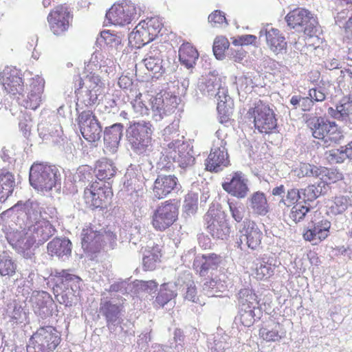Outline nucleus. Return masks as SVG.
I'll return each mask as SVG.
<instances>
[{"mask_svg":"<svg viewBox=\"0 0 352 352\" xmlns=\"http://www.w3.org/2000/svg\"><path fill=\"white\" fill-rule=\"evenodd\" d=\"M300 199H302L301 190L292 188L287 190L285 197L281 199V202L289 207L297 202Z\"/></svg>","mask_w":352,"mask_h":352,"instance_id":"69168bd1","label":"nucleus"},{"mask_svg":"<svg viewBox=\"0 0 352 352\" xmlns=\"http://www.w3.org/2000/svg\"><path fill=\"white\" fill-rule=\"evenodd\" d=\"M122 129L121 124L112 125L104 133V142L111 144L112 148H117L122 136Z\"/></svg>","mask_w":352,"mask_h":352,"instance_id":"c03bdc74","label":"nucleus"},{"mask_svg":"<svg viewBox=\"0 0 352 352\" xmlns=\"http://www.w3.org/2000/svg\"><path fill=\"white\" fill-rule=\"evenodd\" d=\"M326 170L322 167H317L307 163H300L298 167L293 170L295 176L298 178L304 177H321Z\"/></svg>","mask_w":352,"mask_h":352,"instance_id":"ea45409f","label":"nucleus"},{"mask_svg":"<svg viewBox=\"0 0 352 352\" xmlns=\"http://www.w3.org/2000/svg\"><path fill=\"white\" fill-rule=\"evenodd\" d=\"M59 333L52 326L39 328L30 338L28 352H51L59 344Z\"/></svg>","mask_w":352,"mask_h":352,"instance_id":"423d86ee","label":"nucleus"},{"mask_svg":"<svg viewBox=\"0 0 352 352\" xmlns=\"http://www.w3.org/2000/svg\"><path fill=\"white\" fill-rule=\"evenodd\" d=\"M238 246L258 250L261 248L263 234L258 226L250 219H245L238 228Z\"/></svg>","mask_w":352,"mask_h":352,"instance_id":"9d476101","label":"nucleus"},{"mask_svg":"<svg viewBox=\"0 0 352 352\" xmlns=\"http://www.w3.org/2000/svg\"><path fill=\"white\" fill-rule=\"evenodd\" d=\"M113 192L111 188L103 182H93L85 189L84 199L90 208H103L109 202Z\"/></svg>","mask_w":352,"mask_h":352,"instance_id":"9b49d317","label":"nucleus"},{"mask_svg":"<svg viewBox=\"0 0 352 352\" xmlns=\"http://www.w3.org/2000/svg\"><path fill=\"white\" fill-rule=\"evenodd\" d=\"M198 87L204 94L217 97L219 101L217 104L218 112L219 114H222L223 116H228L226 111L222 112L228 96L226 94L225 89L220 87L219 79L217 76L209 75L201 78L199 82Z\"/></svg>","mask_w":352,"mask_h":352,"instance_id":"6ab92c4d","label":"nucleus"},{"mask_svg":"<svg viewBox=\"0 0 352 352\" xmlns=\"http://www.w3.org/2000/svg\"><path fill=\"white\" fill-rule=\"evenodd\" d=\"M302 199L304 201H313L319 196L318 190L316 187V184L309 185L304 189H301Z\"/></svg>","mask_w":352,"mask_h":352,"instance_id":"774afa93","label":"nucleus"},{"mask_svg":"<svg viewBox=\"0 0 352 352\" xmlns=\"http://www.w3.org/2000/svg\"><path fill=\"white\" fill-rule=\"evenodd\" d=\"M259 334L267 342H276L285 336L286 331L280 323H274L261 328Z\"/></svg>","mask_w":352,"mask_h":352,"instance_id":"72a5a7b5","label":"nucleus"},{"mask_svg":"<svg viewBox=\"0 0 352 352\" xmlns=\"http://www.w3.org/2000/svg\"><path fill=\"white\" fill-rule=\"evenodd\" d=\"M14 186V175L8 171H0V201H4L12 195Z\"/></svg>","mask_w":352,"mask_h":352,"instance_id":"f704fd0d","label":"nucleus"},{"mask_svg":"<svg viewBox=\"0 0 352 352\" xmlns=\"http://www.w3.org/2000/svg\"><path fill=\"white\" fill-rule=\"evenodd\" d=\"M226 282L221 277H215L204 283L203 292L208 297L221 296L220 293L226 291Z\"/></svg>","mask_w":352,"mask_h":352,"instance_id":"e433bc0d","label":"nucleus"},{"mask_svg":"<svg viewBox=\"0 0 352 352\" xmlns=\"http://www.w3.org/2000/svg\"><path fill=\"white\" fill-rule=\"evenodd\" d=\"M198 206V195L197 193H188L184 200V211L187 215L190 216L196 213Z\"/></svg>","mask_w":352,"mask_h":352,"instance_id":"6e6d98bb","label":"nucleus"},{"mask_svg":"<svg viewBox=\"0 0 352 352\" xmlns=\"http://www.w3.org/2000/svg\"><path fill=\"white\" fill-rule=\"evenodd\" d=\"M56 232L54 226L47 219L41 220L25 230L16 232L11 239V245L19 252L25 253L34 243L41 245L47 241ZM32 253L27 252L24 256L30 257Z\"/></svg>","mask_w":352,"mask_h":352,"instance_id":"f257e3e1","label":"nucleus"},{"mask_svg":"<svg viewBox=\"0 0 352 352\" xmlns=\"http://www.w3.org/2000/svg\"><path fill=\"white\" fill-rule=\"evenodd\" d=\"M197 50L189 43H183L179 50V59L182 65L188 69H191L198 59Z\"/></svg>","mask_w":352,"mask_h":352,"instance_id":"473e14b6","label":"nucleus"},{"mask_svg":"<svg viewBox=\"0 0 352 352\" xmlns=\"http://www.w3.org/2000/svg\"><path fill=\"white\" fill-rule=\"evenodd\" d=\"M144 24H145V21H142L129 35L130 44L138 48L145 45L154 39Z\"/></svg>","mask_w":352,"mask_h":352,"instance_id":"7c9ffc66","label":"nucleus"},{"mask_svg":"<svg viewBox=\"0 0 352 352\" xmlns=\"http://www.w3.org/2000/svg\"><path fill=\"white\" fill-rule=\"evenodd\" d=\"M140 8L131 1L114 4L106 14V22L114 25L124 26L138 19Z\"/></svg>","mask_w":352,"mask_h":352,"instance_id":"1a4fd4ad","label":"nucleus"},{"mask_svg":"<svg viewBox=\"0 0 352 352\" xmlns=\"http://www.w3.org/2000/svg\"><path fill=\"white\" fill-rule=\"evenodd\" d=\"M250 207L254 212L259 215H265L269 210V205L264 193L256 192L249 199Z\"/></svg>","mask_w":352,"mask_h":352,"instance_id":"58836bf2","label":"nucleus"},{"mask_svg":"<svg viewBox=\"0 0 352 352\" xmlns=\"http://www.w3.org/2000/svg\"><path fill=\"white\" fill-rule=\"evenodd\" d=\"M96 176L102 182L103 179H109L113 177L117 171L112 161L107 159H101L98 160L96 165Z\"/></svg>","mask_w":352,"mask_h":352,"instance_id":"c9c22d12","label":"nucleus"},{"mask_svg":"<svg viewBox=\"0 0 352 352\" xmlns=\"http://www.w3.org/2000/svg\"><path fill=\"white\" fill-rule=\"evenodd\" d=\"M30 183L38 191L48 192L60 188V174L56 166L34 163L30 170Z\"/></svg>","mask_w":352,"mask_h":352,"instance_id":"20e7f679","label":"nucleus"},{"mask_svg":"<svg viewBox=\"0 0 352 352\" xmlns=\"http://www.w3.org/2000/svg\"><path fill=\"white\" fill-rule=\"evenodd\" d=\"M261 314L259 309L239 308V317L241 322L245 327H250L255 321V317Z\"/></svg>","mask_w":352,"mask_h":352,"instance_id":"de8ad7c7","label":"nucleus"},{"mask_svg":"<svg viewBox=\"0 0 352 352\" xmlns=\"http://www.w3.org/2000/svg\"><path fill=\"white\" fill-rule=\"evenodd\" d=\"M230 211L232 218L236 222H241L245 215V208L242 203L238 201H231L228 203Z\"/></svg>","mask_w":352,"mask_h":352,"instance_id":"052dcab7","label":"nucleus"},{"mask_svg":"<svg viewBox=\"0 0 352 352\" xmlns=\"http://www.w3.org/2000/svg\"><path fill=\"white\" fill-rule=\"evenodd\" d=\"M259 34L260 36H265L267 46L274 54H278L286 50L287 42L279 30L267 25L261 28Z\"/></svg>","mask_w":352,"mask_h":352,"instance_id":"393cba45","label":"nucleus"},{"mask_svg":"<svg viewBox=\"0 0 352 352\" xmlns=\"http://www.w3.org/2000/svg\"><path fill=\"white\" fill-rule=\"evenodd\" d=\"M330 227L331 223L329 221L322 220L310 226L303 234V237L313 244H318L328 236Z\"/></svg>","mask_w":352,"mask_h":352,"instance_id":"c85d7f7f","label":"nucleus"},{"mask_svg":"<svg viewBox=\"0 0 352 352\" xmlns=\"http://www.w3.org/2000/svg\"><path fill=\"white\" fill-rule=\"evenodd\" d=\"M288 26L298 32H303L309 37L316 36L319 31L316 17L309 10L297 8L289 12L285 16Z\"/></svg>","mask_w":352,"mask_h":352,"instance_id":"0eeeda50","label":"nucleus"},{"mask_svg":"<svg viewBox=\"0 0 352 352\" xmlns=\"http://www.w3.org/2000/svg\"><path fill=\"white\" fill-rule=\"evenodd\" d=\"M226 136L221 130L216 131L210 154L205 163L207 170L218 173L229 165Z\"/></svg>","mask_w":352,"mask_h":352,"instance_id":"39448f33","label":"nucleus"},{"mask_svg":"<svg viewBox=\"0 0 352 352\" xmlns=\"http://www.w3.org/2000/svg\"><path fill=\"white\" fill-rule=\"evenodd\" d=\"M228 180L222 184L226 192L238 199H243L247 197L250 191L248 179L242 172L234 173L231 179H228Z\"/></svg>","mask_w":352,"mask_h":352,"instance_id":"b1692460","label":"nucleus"},{"mask_svg":"<svg viewBox=\"0 0 352 352\" xmlns=\"http://www.w3.org/2000/svg\"><path fill=\"white\" fill-rule=\"evenodd\" d=\"M208 22L212 27H219L223 24L228 25L224 13L219 10H215L208 16Z\"/></svg>","mask_w":352,"mask_h":352,"instance_id":"338daca9","label":"nucleus"},{"mask_svg":"<svg viewBox=\"0 0 352 352\" xmlns=\"http://www.w3.org/2000/svg\"><path fill=\"white\" fill-rule=\"evenodd\" d=\"M31 302L34 312L42 318L51 314L53 302L48 293L43 291L33 292Z\"/></svg>","mask_w":352,"mask_h":352,"instance_id":"bb28decb","label":"nucleus"},{"mask_svg":"<svg viewBox=\"0 0 352 352\" xmlns=\"http://www.w3.org/2000/svg\"><path fill=\"white\" fill-rule=\"evenodd\" d=\"M162 136L164 138V142L163 143V146L166 148V144L170 142H175L176 140H178L179 142H183V136H180L178 133V124L173 122L168 126H166L162 133Z\"/></svg>","mask_w":352,"mask_h":352,"instance_id":"49530a36","label":"nucleus"},{"mask_svg":"<svg viewBox=\"0 0 352 352\" xmlns=\"http://www.w3.org/2000/svg\"><path fill=\"white\" fill-rule=\"evenodd\" d=\"M7 314L16 323L23 322L26 318L25 313L23 311L21 306L15 302L8 305Z\"/></svg>","mask_w":352,"mask_h":352,"instance_id":"864d4df0","label":"nucleus"},{"mask_svg":"<svg viewBox=\"0 0 352 352\" xmlns=\"http://www.w3.org/2000/svg\"><path fill=\"white\" fill-rule=\"evenodd\" d=\"M83 84L85 87L87 88L98 89L102 91H103L104 89V83L101 81L100 78L98 75L92 73V72L85 78Z\"/></svg>","mask_w":352,"mask_h":352,"instance_id":"bf43d9fd","label":"nucleus"},{"mask_svg":"<svg viewBox=\"0 0 352 352\" xmlns=\"http://www.w3.org/2000/svg\"><path fill=\"white\" fill-rule=\"evenodd\" d=\"M253 74L252 72L244 73L236 80L238 89L245 93L250 92L254 87Z\"/></svg>","mask_w":352,"mask_h":352,"instance_id":"13d9d810","label":"nucleus"},{"mask_svg":"<svg viewBox=\"0 0 352 352\" xmlns=\"http://www.w3.org/2000/svg\"><path fill=\"white\" fill-rule=\"evenodd\" d=\"M131 104L135 117L144 116L148 114V109L141 100L140 97L137 96L131 101Z\"/></svg>","mask_w":352,"mask_h":352,"instance_id":"0e129e2a","label":"nucleus"},{"mask_svg":"<svg viewBox=\"0 0 352 352\" xmlns=\"http://www.w3.org/2000/svg\"><path fill=\"white\" fill-rule=\"evenodd\" d=\"M103 91L98 89H93L85 87L81 88L76 92L78 101L85 104L86 106H90L97 103L98 97Z\"/></svg>","mask_w":352,"mask_h":352,"instance_id":"79ce46f5","label":"nucleus"},{"mask_svg":"<svg viewBox=\"0 0 352 352\" xmlns=\"http://www.w3.org/2000/svg\"><path fill=\"white\" fill-rule=\"evenodd\" d=\"M127 138L131 148L138 155L156 160L162 152L152 141L153 129L150 122L141 121L131 124L126 130Z\"/></svg>","mask_w":352,"mask_h":352,"instance_id":"f03ea898","label":"nucleus"},{"mask_svg":"<svg viewBox=\"0 0 352 352\" xmlns=\"http://www.w3.org/2000/svg\"><path fill=\"white\" fill-rule=\"evenodd\" d=\"M230 46L228 40L225 36H217L213 43V52L219 60L224 58V52Z\"/></svg>","mask_w":352,"mask_h":352,"instance_id":"3c124183","label":"nucleus"},{"mask_svg":"<svg viewBox=\"0 0 352 352\" xmlns=\"http://www.w3.org/2000/svg\"><path fill=\"white\" fill-rule=\"evenodd\" d=\"M78 124L82 137L87 141L94 142L100 139L102 127L92 111L81 112L78 118Z\"/></svg>","mask_w":352,"mask_h":352,"instance_id":"a211bd4d","label":"nucleus"},{"mask_svg":"<svg viewBox=\"0 0 352 352\" xmlns=\"http://www.w3.org/2000/svg\"><path fill=\"white\" fill-rule=\"evenodd\" d=\"M182 294L186 300L193 302H199V298L197 295V290L194 281L188 279L181 285Z\"/></svg>","mask_w":352,"mask_h":352,"instance_id":"a18cd8bd","label":"nucleus"},{"mask_svg":"<svg viewBox=\"0 0 352 352\" xmlns=\"http://www.w3.org/2000/svg\"><path fill=\"white\" fill-rule=\"evenodd\" d=\"M103 91L98 89H93L85 87L81 88L76 92L78 101L85 104L86 106H90L97 103L98 97Z\"/></svg>","mask_w":352,"mask_h":352,"instance_id":"37998d69","label":"nucleus"},{"mask_svg":"<svg viewBox=\"0 0 352 352\" xmlns=\"http://www.w3.org/2000/svg\"><path fill=\"white\" fill-rule=\"evenodd\" d=\"M349 204V199L344 197H336L331 206V212L335 214H341L346 210Z\"/></svg>","mask_w":352,"mask_h":352,"instance_id":"e2e57ef3","label":"nucleus"},{"mask_svg":"<svg viewBox=\"0 0 352 352\" xmlns=\"http://www.w3.org/2000/svg\"><path fill=\"white\" fill-rule=\"evenodd\" d=\"M179 188L177 177L173 175H159L153 184V195L155 198L162 199L178 192Z\"/></svg>","mask_w":352,"mask_h":352,"instance_id":"4be33fe9","label":"nucleus"},{"mask_svg":"<svg viewBox=\"0 0 352 352\" xmlns=\"http://www.w3.org/2000/svg\"><path fill=\"white\" fill-rule=\"evenodd\" d=\"M329 113L336 119L343 118L347 116L352 111V102H347L344 104H341L336 107V109H333L330 107L329 109Z\"/></svg>","mask_w":352,"mask_h":352,"instance_id":"680f3d73","label":"nucleus"},{"mask_svg":"<svg viewBox=\"0 0 352 352\" xmlns=\"http://www.w3.org/2000/svg\"><path fill=\"white\" fill-rule=\"evenodd\" d=\"M71 19L70 12L64 6H57L47 16L50 28L53 34L57 36L63 35L68 30Z\"/></svg>","mask_w":352,"mask_h":352,"instance_id":"aec40b11","label":"nucleus"},{"mask_svg":"<svg viewBox=\"0 0 352 352\" xmlns=\"http://www.w3.org/2000/svg\"><path fill=\"white\" fill-rule=\"evenodd\" d=\"M58 276L62 278V282L66 283L67 286L71 287L72 291L75 292L80 288L82 280L80 277L69 274L65 270L60 272Z\"/></svg>","mask_w":352,"mask_h":352,"instance_id":"603ef678","label":"nucleus"},{"mask_svg":"<svg viewBox=\"0 0 352 352\" xmlns=\"http://www.w3.org/2000/svg\"><path fill=\"white\" fill-rule=\"evenodd\" d=\"M238 295L239 308L259 309L257 296L251 289H241Z\"/></svg>","mask_w":352,"mask_h":352,"instance_id":"a19ab883","label":"nucleus"},{"mask_svg":"<svg viewBox=\"0 0 352 352\" xmlns=\"http://www.w3.org/2000/svg\"><path fill=\"white\" fill-rule=\"evenodd\" d=\"M94 177V173L92 169L89 166H82L77 169L76 174L74 175L75 182H82L84 184L89 183L91 184Z\"/></svg>","mask_w":352,"mask_h":352,"instance_id":"5fc2aeb1","label":"nucleus"},{"mask_svg":"<svg viewBox=\"0 0 352 352\" xmlns=\"http://www.w3.org/2000/svg\"><path fill=\"white\" fill-rule=\"evenodd\" d=\"M309 125L314 138L323 141L326 146L339 143L343 138L342 131L334 122L315 118L309 120Z\"/></svg>","mask_w":352,"mask_h":352,"instance_id":"6e6552de","label":"nucleus"},{"mask_svg":"<svg viewBox=\"0 0 352 352\" xmlns=\"http://www.w3.org/2000/svg\"><path fill=\"white\" fill-rule=\"evenodd\" d=\"M178 214V206L166 201L155 210L152 217V225L156 230L164 231L174 223Z\"/></svg>","mask_w":352,"mask_h":352,"instance_id":"2eb2a0df","label":"nucleus"},{"mask_svg":"<svg viewBox=\"0 0 352 352\" xmlns=\"http://www.w3.org/2000/svg\"><path fill=\"white\" fill-rule=\"evenodd\" d=\"M100 310L107 318L109 329H111L110 324L115 326L120 322L119 317L121 311L120 306L107 301L101 303Z\"/></svg>","mask_w":352,"mask_h":352,"instance_id":"4c0bfd02","label":"nucleus"},{"mask_svg":"<svg viewBox=\"0 0 352 352\" xmlns=\"http://www.w3.org/2000/svg\"><path fill=\"white\" fill-rule=\"evenodd\" d=\"M12 209L20 210V215L24 223L23 230H25L32 225L46 219L43 217L41 208L36 201L28 200L23 204L18 203Z\"/></svg>","mask_w":352,"mask_h":352,"instance_id":"412c9836","label":"nucleus"},{"mask_svg":"<svg viewBox=\"0 0 352 352\" xmlns=\"http://www.w3.org/2000/svg\"><path fill=\"white\" fill-rule=\"evenodd\" d=\"M16 265L8 255L0 256V274L1 276H12L15 273Z\"/></svg>","mask_w":352,"mask_h":352,"instance_id":"8fccbe9b","label":"nucleus"},{"mask_svg":"<svg viewBox=\"0 0 352 352\" xmlns=\"http://www.w3.org/2000/svg\"><path fill=\"white\" fill-rule=\"evenodd\" d=\"M177 97L169 92L161 91L151 99L152 118L155 122L162 120L177 107Z\"/></svg>","mask_w":352,"mask_h":352,"instance_id":"ddd939ff","label":"nucleus"},{"mask_svg":"<svg viewBox=\"0 0 352 352\" xmlns=\"http://www.w3.org/2000/svg\"><path fill=\"white\" fill-rule=\"evenodd\" d=\"M254 269V274L257 279L267 278L274 274V267L264 261H258Z\"/></svg>","mask_w":352,"mask_h":352,"instance_id":"09e8293b","label":"nucleus"},{"mask_svg":"<svg viewBox=\"0 0 352 352\" xmlns=\"http://www.w3.org/2000/svg\"><path fill=\"white\" fill-rule=\"evenodd\" d=\"M0 81L4 89L10 94L21 96L23 91L22 78L19 72L14 67H6L0 72Z\"/></svg>","mask_w":352,"mask_h":352,"instance_id":"5701e85b","label":"nucleus"},{"mask_svg":"<svg viewBox=\"0 0 352 352\" xmlns=\"http://www.w3.org/2000/svg\"><path fill=\"white\" fill-rule=\"evenodd\" d=\"M180 285V280L177 283L168 282L161 285L160 291L155 299V302L160 307H164L169 301L175 298L177 295L178 285Z\"/></svg>","mask_w":352,"mask_h":352,"instance_id":"2f4dec72","label":"nucleus"},{"mask_svg":"<svg viewBox=\"0 0 352 352\" xmlns=\"http://www.w3.org/2000/svg\"><path fill=\"white\" fill-rule=\"evenodd\" d=\"M142 62L147 70L153 73L157 78L165 71L162 65V52L156 46H151Z\"/></svg>","mask_w":352,"mask_h":352,"instance_id":"a878e982","label":"nucleus"},{"mask_svg":"<svg viewBox=\"0 0 352 352\" xmlns=\"http://www.w3.org/2000/svg\"><path fill=\"white\" fill-rule=\"evenodd\" d=\"M309 211V208L300 204L294 205L290 210L289 218L295 223L302 221L307 213Z\"/></svg>","mask_w":352,"mask_h":352,"instance_id":"4d7b16f0","label":"nucleus"},{"mask_svg":"<svg viewBox=\"0 0 352 352\" xmlns=\"http://www.w3.org/2000/svg\"><path fill=\"white\" fill-rule=\"evenodd\" d=\"M204 218L207 230L214 238L224 240L228 237L230 229L220 210L210 207Z\"/></svg>","mask_w":352,"mask_h":352,"instance_id":"dca6fc26","label":"nucleus"},{"mask_svg":"<svg viewBox=\"0 0 352 352\" xmlns=\"http://www.w3.org/2000/svg\"><path fill=\"white\" fill-rule=\"evenodd\" d=\"M45 87L44 79L36 76L30 79V91L26 97L21 92V96H16L18 103L26 109L35 110L43 100V91Z\"/></svg>","mask_w":352,"mask_h":352,"instance_id":"f3484780","label":"nucleus"},{"mask_svg":"<svg viewBox=\"0 0 352 352\" xmlns=\"http://www.w3.org/2000/svg\"><path fill=\"white\" fill-rule=\"evenodd\" d=\"M47 252L65 261L72 253V243L66 238H54L47 244Z\"/></svg>","mask_w":352,"mask_h":352,"instance_id":"c756f323","label":"nucleus"},{"mask_svg":"<svg viewBox=\"0 0 352 352\" xmlns=\"http://www.w3.org/2000/svg\"><path fill=\"white\" fill-rule=\"evenodd\" d=\"M166 155L174 162L178 163L182 168L190 167L194 164L195 157L192 146L188 143L179 142H170L166 145Z\"/></svg>","mask_w":352,"mask_h":352,"instance_id":"4468645a","label":"nucleus"},{"mask_svg":"<svg viewBox=\"0 0 352 352\" xmlns=\"http://www.w3.org/2000/svg\"><path fill=\"white\" fill-rule=\"evenodd\" d=\"M248 114L254 118L255 128L261 133H268L276 126V120L272 109L261 101L256 103L254 108L250 109Z\"/></svg>","mask_w":352,"mask_h":352,"instance_id":"f8f14e48","label":"nucleus"},{"mask_svg":"<svg viewBox=\"0 0 352 352\" xmlns=\"http://www.w3.org/2000/svg\"><path fill=\"white\" fill-rule=\"evenodd\" d=\"M81 236L82 248L87 252H96L104 247L113 249L116 245V235L95 221L82 229Z\"/></svg>","mask_w":352,"mask_h":352,"instance_id":"7ed1b4c3","label":"nucleus"},{"mask_svg":"<svg viewBox=\"0 0 352 352\" xmlns=\"http://www.w3.org/2000/svg\"><path fill=\"white\" fill-rule=\"evenodd\" d=\"M221 262V257L214 254L197 256L193 263L195 270L201 276L207 275L210 270L217 268Z\"/></svg>","mask_w":352,"mask_h":352,"instance_id":"cd10ccee","label":"nucleus"}]
</instances>
